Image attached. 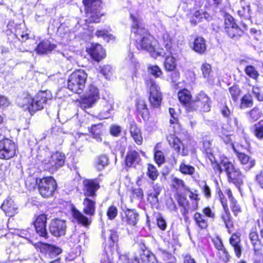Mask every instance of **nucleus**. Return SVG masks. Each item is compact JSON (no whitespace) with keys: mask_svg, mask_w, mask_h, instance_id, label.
Segmentation results:
<instances>
[{"mask_svg":"<svg viewBox=\"0 0 263 263\" xmlns=\"http://www.w3.org/2000/svg\"><path fill=\"white\" fill-rule=\"evenodd\" d=\"M122 221L130 226H136L139 220V214L135 210L127 209L121 213Z\"/></svg>","mask_w":263,"mask_h":263,"instance_id":"2eb2a0df","label":"nucleus"},{"mask_svg":"<svg viewBox=\"0 0 263 263\" xmlns=\"http://www.w3.org/2000/svg\"><path fill=\"white\" fill-rule=\"evenodd\" d=\"M56 188V181L53 177H46L39 179L38 190L43 197L51 196Z\"/></svg>","mask_w":263,"mask_h":263,"instance_id":"1a4fd4ad","label":"nucleus"},{"mask_svg":"<svg viewBox=\"0 0 263 263\" xmlns=\"http://www.w3.org/2000/svg\"><path fill=\"white\" fill-rule=\"evenodd\" d=\"M52 99V95L50 90L41 91L33 98L27 93H23L18 97L16 101L17 104L28 110L33 115L37 110L43 108L44 105Z\"/></svg>","mask_w":263,"mask_h":263,"instance_id":"f03ea898","label":"nucleus"},{"mask_svg":"<svg viewBox=\"0 0 263 263\" xmlns=\"http://www.w3.org/2000/svg\"><path fill=\"white\" fill-rule=\"evenodd\" d=\"M35 246L40 249L41 252H44L47 257H55L61 253V249L47 243L39 242Z\"/></svg>","mask_w":263,"mask_h":263,"instance_id":"6ab92c4d","label":"nucleus"},{"mask_svg":"<svg viewBox=\"0 0 263 263\" xmlns=\"http://www.w3.org/2000/svg\"><path fill=\"white\" fill-rule=\"evenodd\" d=\"M142 263H156L155 256L148 250H143L141 254Z\"/></svg>","mask_w":263,"mask_h":263,"instance_id":"ea45409f","label":"nucleus"},{"mask_svg":"<svg viewBox=\"0 0 263 263\" xmlns=\"http://www.w3.org/2000/svg\"><path fill=\"white\" fill-rule=\"evenodd\" d=\"M155 160L159 165L163 163L165 161V157L163 153L160 151H156L155 153Z\"/></svg>","mask_w":263,"mask_h":263,"instance_id":"680f3d73","label":"nucleus"},{"mask_svg":"<svg viewBox=\"0 0 263 263\" xmlns=\"http://www.w3.org/2000/svg\"><path fill=\"white\" fill-rule=\"evenodd\" d=\"M230 93L234 101H236L240 95V89L237 86H233L229 88Z\"/></svg>","mask_w":263,"mask_h":263,"instance_id":"052dcab7","label":"nucleus"},{"mask_svg":"<svg viewBox=\"0 0 263 263\" xmlns=\"http://www.w3.org/2000/svg\"><path fill=\"white\" fill-rule=\"evenodd\" d=\"M202 212L203 215L206 217L214 219L215 217L214 211L209 206L203 208L202 210Z\"/></svg>","mask_w":263,"mask_h":263,"instance_id":"0e129e2a","label":"nucleus"},{"mask_svg":"<svg viewBox=\"0 0 263 263\" xmlns=\"http://www.w3.org/2000/svg\"><path fill=\"white\" fill-rule=\"evenodd\" d=\"M2 209L6 216L12 217L17 213V206L10 198L6 199L2 205Z\"/></svg>","mask_w":263,"mask_h":263,"instance_id":"b1692460","label":"nucleus"},{"mask_svg":"<svg viewBox=\"0 0 263 263\" xmlns=\"http://www.w3.org/2000/svg\"><path fill=\"white\" fill-rule=\"evenodd\" d=\"M146 87L148 88L149 101L151 105L155 108L159 107L162 101V93L159 86L152 78L145 80Z\"/></svg>","mask_w":263,"mask_h":263,"instance_id":"6e6552de","label":"nucleus"},{"mask_svg":"<svg viewBox=\"0 0 263 263\" xmlns=\"http://www.w3.org/2000/svg\"><path fill=\"white\" fill-rule=\"evenodd\" d=\"M201 70L203 77L208 80L210 78L212 72L211 65L206 63L202 64L201 66Z\"/></svg>","mask_w":263,"mask_h":263,"instance_id":"de8ad7c7","label":"nucleus"},{"mask_svg":"<svg viewBox=\"0 0 263 263\" xmlns=\"http://www.w3.org/2000/svg\"><path fill=\"white\" fill-rule=\"evenodd\" d=\"M198 195L191 191L184 185L182 180V207L185 210L184 213L194 211L197 208Z\"/></svg>","mask_w":263,"mask_h":263,"instance_id":"0eeeda50","label":"nucleus"},{"mask_svg":"<svg viewBox=\"0 0 263 263\" xmlns=\"http://www.w3.org/2000/svg\"><path fill=\"white\" fill-rule=\"evenodd\" d=\"M88 53L91 58L96 61H100L105 57V52L102 46L99 44L92 43L87 48Z\"/></svg>","mask_w":263,"mask_h":263,"instance_id":"aec40b11","label":"nucleus"},{"mask_svg":"<svg viewBox=\"0 0 263 263\" xmlns=\"http://www.w3.org/2000/svg\"><path fill=\"white\" fill-rule=\"evenodd\" d=\"M258 237V235L255 232H252L250 234L249 238L251 241L252 245L253 246V250L255 254L259 251L261 248L260 242L259 241Z\"/></svg>","mask_w":263,"mask_h":263,"instance_id":"79ce46f5","label":"nucleus"},{"mask_svg":"<svg viewBox=\"0 0 263 263\" xmlns=\"http://www.w3.org/2000/svg\"><path fill=\"white\" fill-rule=\"evenodd\" d=\"M66 230L65 221L59 219L53 220L49 226L50 232L55 237L64 235Z\"/></svg>","mask_w":263,"mask_h":263,"instance_id":"f3484780","label":"nucleus"},{"mask_svg":"<svg viewBox=\"0 0 263 263\" xmlns=\"http://www.w3.org/2000/svg\"><path fill=\"white\" fill-rule=\"evenodd\" d=\"M182 106L187 112H191L200 108L203 111L208 112L211 107V101L209 96L204 92L200 91L195 100L192 99L189 90L182 89Z\"/></svg>","mask_w":263,"mask_h":263,"instance_id":"7ed1b4c3","label":"nucleus"},{"mask_svg":"<svg viewBox=\"0 0 263 263\" xmlns=\"http://www.w3.org/2000/svg\"><path fill=\"white\" fill-rule=\"evenodd\" d=\"M147 70L148 72L155 78L159 77L162 73L160 68L157 65H149Z\"/></svg>","mask_w":263,"mask_h":263,"instance_id":"3c124183","label":"nucleus"},{"mask_svg":"<svg viewBox=\"0 0 263 263\" xmlns=\"http://www.w3.org/2000/svg\"><path fill=\"white\" fill-rule=\"evenodd\" d=\"M99 98L98 88L95 85L90 84L88 86L82 100V106L84 107H90L98 101Z\"/></svg>","mask_w":263,"mask_h":263,"instance_id":"f8f14e48","label":"nucleus"},{"mask_svg":"<svg viewBox=\"0 0 263 263\" xmlns=\"http://www.w3.org/2000/svg\"><path fill=\"white\" fill-rule=\"evenodd\" d=\"M221 218L224 222L226 228L228 229V232L231 233V229L233 226V223L231 220V216L228 209L224 210L223 212L221 215Z\"/></svg>","mask_w":263,"mask_h":263,"instance_id":"e433bc0d","label":"nucleus"},{"mask_svg":"<svg viewBox=\"0 0 263 263\" xmlns=\"http://www.w3.org/2000/svg\"><path fill=\"white\" fill-rule=\"evenodd\" d=\"M187 15L190 17L191 22L195 24L203 20L210 21L211 18L209 14L202 9L197 10L194 8L190 10Z\"/></svg>","mask_w":263,"mask_h":263,"instance_id":"a211bd4d","label":"nucleus"},{"mask_svg":"<svg viewBox=\"0 0 263 263\" xmlns=\"http://www.w3.org/2000/svg\"><path fill=\"white\" fill-rule=\"evenodd\" d=\"M240 8L237 11V14L241 20L242 29L247 30L248 25L251 23L252 12L249 3L244 0L240 1Z\"/></svg>","mask_w":263,"mask_h":263,"instance_id":"9b49d317","label":"nucleus"},{"mask_svg":"<svg viewBox=\"0 0 263 263\" xmlns=\"http://www.w3.org/2000/svg\"><path fill=\"white\" fill-rule=\"evenodd\" d=\"M253 105L252 97L250 94L245 95L241 99L240 107L242 109L250 107Z\"/></svg>","mask_w":263,"mask_h":263,"instance_id":"a18cd8bd","label":"nucleus"},{"mask_svg":"<svg viewBox=\"0 0 263 263\" xmlns=\"http://www.w3.org/2000/svg\"><path fill=\"white\" fill-rule=\"evenodd\" d=\"M47 219L46 215L41 214L37 216L34 222V226L36 233L40 236L46 239L48 238V233L46 228Z\"/></svg>","mask_w":263,"mask_h":263,"instance_id":"dca6fc26","label":"nucleus"},{"mask_svg":"<svg viewBox=\"0 0 263 263\" xmlns=\"http://www.w3.org/2000/svg\"><path fill=\"white\" fill-rule=\"evenodd\" d=\"M245 72L248 76L254 80H257L259 76L258 71L254 66L251 65L247 66L246 67Z\"/></svg>","mask_w":263,"mask_h":263,"instance_id":"09e8293b","label":"nucleus"},{"mask_svg":"<svg viewBox=\"0 0 263 263\" xmlns=\"http://www.w3.org/2000/svg\"><path fill=\"white\" fill-rule=\"evenodd\" d=\"M194 172L195 168L193 166L182 163V174L192 175Z\"/></svg>","mask_w":263,"mask_h":263,"instance_id":"bf43d9fd","label":"nucleus"},{"mask_svg":"<svg viewBox=\"0 0 263 263\" xmlns=\"http://www.w3.org/2000/svg\"><path fill=\"white\" fill-rule=\"evenodd\" d=\"M140 160L139 153L135 150L128 152L126 157L125 162L127 166H132L135 163H138Z\"/></svg>","mask_w":263,"mask_h":263,"instance_id":"7c9ffc66","label":"nucleus"},{"mask_svg":"<svg viewBox=\"0 0 263 263\" xmlns=\"http://www.w3.org/2000/svg\"><path fill=\"white\" fill-rule=\"evenodd\" d=\"M31 231H32L31 229L22 230L20 231L18 235L21 237L29 240L31 237Z\"/></svg>","mask_w":263,"mask_h":263,"instance_id":"774afa93","label":"nucleus"},{"mask_svg":"<svg viewBox=\"0 0 263 263\" xmlns=\"http://www.w3.org/2000/svg\"><path fill=\"white\" fill-rule=\"evenodd\" d=\"M114 104V99L112 97H104L101 102L102 109L101 112L102 116L107 118L109 117L110 111L113 109Z\"/></svg>","mask_w":263,"mask_h":263,"instance_id":"4be33fe9","label":"nucleus"},{"mask_svg":"<svg viewBox=\"0 0 263 263\" xmlns=\"http://www.w3.org/2000/svg\"><path fill=\"white\" fill-rule=\"evenodd\" d=\"M100 72L106 79H110L112 73V68L110 65H105L101 68Z\"/></svg>","mask_w":263,"mask_h":263,"instance_id":"4d7b16f0","label":"nucleus"},{"mask_svg":"<svg viewBox=\"0 0 263 263\" xmlns=\"http://www.w3.org/2000/svg\"><path fill=\"white\" fill-rule=\"evenodd\" d=\"M83 191L86 197L96 198V191L99 189V183L95 180L86 179L83 181Z\"/></svg>","mask_w":263,"mask_h":263,"instance_id":"4468645a","label":"nucleus"},{"mask_svg":"<svg viewBox=\"0 0 263 263\" xmlns=\"http://www.w3.org/2000/svg\"><path fill=\"white\" fill-rule=\"evenodd\" d=\"M160 194L159 190H155L154 193H151L149 195L148 200L153 205H156L158 203V196Z\"/></svg>","mask_w":263,"mask_h":263,"instance_id":"5fc2aeb1","label":"nucleus"},{"mask_svg":"<svg viewBox=\"0 0 263 263\" xmlns=\"http://www.w3.org/2000/svg\"><path fill=\"white\" fill-rule=\"evenodd\" d=\"M251 120L254 122L257 121L262 115L260 110L256 107L254 108L249 112Z\"/></svg>","mask_w":263,"mask_h":263,"instance_id":"603ef678","label":"nucleus"},{"mask_svg":"<svg viewBox=\"0 0 263 263\" xmlns=\"http://www.w3.org/2000/svg\"><path fill=\"white\" fill-rule=\"evenodd\" d=\"M237 157L246 171H249L255 165V159L250 157L245 153L237 152Z\"/></svg>","mask_w":263,"mask_h":263,"instance_id":"393cba45","label":"nucleus"},{"mask_svg":"<svg viewBox=\"0 0 263 263\" xmlns=\"http://www.w3.org/2000/svg\"><path fill=\"white\" fill-rule=\"evenodd\" d=\"M240 235L239 233H234L232 234L229 239L230 243L233 248L236 256L238 258L241 257L242 253Z\"/></svg>","mask_w":263,"mask_h":263,"instance_id":"412c9836","label":"nucleus"},{"mask_svg":"<svg viewBox=\"0 0 263 263\" xmlns=\"http://www.w3.org/2000/svg\"><path fill=\"white\" fill-rule=\"evenodd\" d=\"M180 73L178 71H174L172 74V86L177 89L179 88L180 82Z\"/></svg>","mask_w":263,"mask_h":263,"instance_id":"6e6d98bb","label":"nucleus"},{"mask_svg":"<svg viewBox=\"0 0 263 263\" xmlns=\"http://www.w3.org/2000/svg\"><path fill=\"white\" fill-rule=\"evenodd\" d=\"M55 47V45L51 44L49 41H43L35 48V50L39 54H46L51 51Z\"/></svg>","mask_w":263,"mask_h":263,"instance_id":"c756f323","label":"nucleus"},{"mask_svg":"<svg viewBox=\"0 0 263 263\" xmlns=\"http://www.w3.org/2000/svg\"><path fill=\"white\" fill-rule=\"evenodd\" d=\"M221 112L223 117L229 118L228 122L232 129H238L239 128L237 119L234 117H231V111L227 106H224L222 107Z\"/></svg>","mask_w":263,"mask_h":263,"instance_id":"cd10ccee","label":"nucleus"},{"mask_svg":"<svg viewBox=\"0 0 263 263\" xmlns=\"http://www.w3.org/2000/svg\"><path fill=\"white\" fill-rule=\"evenodd\" d=\"M194 219L196 224L200 229H204L208 227L207 219L202 214L196 212L194 214Z\"/></svg>","mask_w":263,"mask_h":263,"instance_id":"72a5a7b5","label":"nucleus"},{"mask_svg":"<svg viewBox=\"0 0 263 263\" xmlns=\"http://www.w3.org/2000/svg\"><path fill=\"white\" fill-rule=\"evenodd\" d=\"M224 30L231 38L240 36L243 31L235 23L234 18L230 15H227L225 17Z\"/></svg>","mask_w":263,"mask_h":263,"instance_id":"ddd939ff","label":"nucleus"},{"mask_svg":"<svg viewBox=\"0 0 263 263\" xmlns=\"http://www.w3.org/2000/svg\"><path fill=\"white\" fill-rule=\"evenodd\" d=\"M192 48L196 52L200 54H203L206 49L205 40L200 36L196 37L194 41Z\"/></svg>","mask_w":263,"mask_h":263,"instance_id":"c85d7f7f","label":"nucleus"},{"mask_svg":"<svg viewBox=\"0 0 263 263\" xmlns=\"http://www.w3.org/2000/svg\"><path fill=\"white\" fill-rule=\"evenodd\" d=\"M130 18L132 21L131 32L135 36L137 48L147 51L154 58L161 55V51H156L157 41L148 33L141 19L133 14H130Z\"/></svg>","mask_w":263,"mask_h":263,"instance_id":"f257e3e1","label":"nucleus"},{"mask_svg":"<svg viewBox=\"0 0 263 263\" xmlns=\"http://www.w3.org/2000/svg\"><path fill=\"white\" fill-rule=\"evenodd\" d=\"M163 38V45L168 53L170 54V55L175 54L174 52V50L172 48V42L169 35L168 34H164Z\"/></svg>","mask_w":263,"mask_h":263,"instance_id":"c03bdc74","label":"nucleus"},{"mask_svg":"<svg viewBox=\"0 0 263 263\" xmlns=\"http://www.w3.org/2000/svg\"><path fill=\"white\" fill-rule=\"evenodd\" d=\"M52 155H57L58 156L59 159H57V160H54V161L56 163L57 166H58L60 167L62 166L65 162V156L63 154L59 153V152H56L54 154H53Z\"/></svg>","mask_w":263,"mask_h":263,"instance_id":"e2e57ef3","label":"nucleus"},{"mask_svg":"<svg viewBox=\"0 0 263 263\" xmlns=\"http://www.w3.org/2000/svg\"><path fill=\"white\" fill-rule=\"evenodd\" d=\"M216 170L220 173L222 171L226 172L229 182L233 183L237 187H240L243 184L245 176L228 159L222 160L220 164L217 165Z\"/></svg>","mask_w":263,"mask_h":263,"instance_id":"20e7f679","label":"nucleus"},{"mask_svg":"<svg viewBox=\"0 0 263 263\" xmlns=\"http://www.w3.org/2000/svg\"><path fill=\"white\" fill-rule=\"evenodd\" d=\"M87 78V74L84 70L79 69L74 71L68 79V88L75 93H81L85 87Z\"/></svg>","mask_w":263,"mask_h":263,"instance_id":"39448f33","label":"nucleus"},{"mask_svg":"<svg viewBox=\"0 0 263 263\" xmlns=\"http://www.w3.org/2000/svg\"><path fill=\"white\" fill-rule=\"evenodd\" d=\"M254 135L259 140L263 139V121H260L255 125Z\"/></svg>","mask_w":263,"mask_h":263,"instance_id":"49530a36","label":"nucleus"},{"mask_svg":"<svg viewBox=\"0 0 263 263\" xmlns=\"http://www.w3.org/2000/svg\"><path fill=\"white\" fill-rule=\"evenodd\" d=\"M16 146L15 143L8 138L0 140V159L8 160L16 154Z\"/></svg>","mask_w":263,"mask_h":263,"instance_id":"9d476101","label":"nucleus"},{"mask_svg":"<svg viewBox=\"0 0 263 263\" xmlns=\"http://www.w3.org/2000/svg\"><path fill=\"white\" fill-rule=\"evenodd\" d=\"M143 191L140 188L133 189L132 190V194L130 196L132 200H141L143 198Z\"/></svg>","mask_w":263,"mask_h":263,"instance_id":"864d4df0","label":"nucleus"},{"mask_svg":"<svg viewBox=\"0 0 263 263\" xmlns=\"http://www.w3.org/2000/svg\"><path fill=\"white\" fill-rule=\"evenodd\" d=\"M130 133L134 141L138 144L141 145L143 142V138L141 129L138 128L135 122H132L129 127Z\"/></svg>","mask_w":263,"mask_h":263,"instance_id":"bb28decb","label":"nucleus"},{"mask_svg":"<svg viewBox=\"0 0 263 263\" xmlns=\"http://www.w3.org/2000/svg\"><path fill=\"white\" fill-rule=\"evenodd\" d=\"M118 213L117 208L114 206L111 205L109 206L107 211V216L110 220H113L117 216Z\"/></svg>","mask_w":263,"mask_h":263,"instance_id":"13d9d810","label":"nucleus"},{"mask_svg":"<svg viewBox=\"0 0 263 263\" xmlns=\"http://www.w3.org/2000/svg\"><path fill=\"white\" fill-rule=\"evenodd\" d=\"M108 164V158L105 155H102L97 159L95 167L98 171L103 170Z\"/></svg>","mask_w":263,"mask_h":263,"instance_id":"a19ab883","label":"nucleus"},{"mask_svg":"<svg viewBox=\"0 0 263 263\" xmlns=\"http://www.w3.org/2000/svg\"><path fill=\"white\" fill-rule=\"evenodd\" d=\"M59 158L57 155H51L50 157L45 158L42 161L43 167L49 172L53 173L59 168L58 166H57L56 163L54 161L55 159H59Z\"/></svg>","mask_w":263,"mask_h":263,"instance_id":"5701e85b","label":"nucleus"},{"mask_svg":"<svg viewBox=\"0 0 263 263\" xmlns=\"http://www.w3.org/2000/svg\"><path fill=\"white\" fill-rule=\"evenodd\" d=\"M180 186V180L176 177H173L172 182V189L176 194V198L179 206H181V194L179 191Z\"/></svg>","mask_w":263,"mask_h":263,"instance_id":"f704fd0d","label":"nucleus"},{"mask_svg":"<svg viewBox=\"0 0 263 263\" xmlns=\"http://www.w3.org/2000/svg\"><path fill=\"white\" fill-rule=\"evenodd\" d=\"M167 140L172 147L177 153H179L181 144V141L179 138L176 134H171L167 137Z\"/></svg>","mask_w":263,"mask_h":263,"instance_id":"4c0bfd02","label":"nucleus"},{"mask_svg":"<svg viewBox=\"0 0 263 263\" xmlns=\"http://www.w3.org/2000/svg\"><path fill=\"white\" fill-rule=\"evenodd\" d=\"M83 3L85 6L88 23H98L102 14L100 10L101 8V0H83Z\"/></svg>","mask_w":263,"mask_h":263,"instance_id":"423d86ee","label":"nucleus"},{"mask_svg":"<svg viewBox=\"0 0 263 263\" xmlns=\"http://www.w3.org/2000/svg\"><path fill=\"white\" fill-rule=\"evenodd\" d=\"M83 211L85 214L89 216H92L95 215L96 211V201L95 198L90 199L88 197H85L83 202Z\"/></svg>","mask_w":263,"mask_h":263,"instance_id":"a878e982","label":"nucleus"},{"mask_svg":"<svg viewBox=\"0 0 263 263\" xmlns=\"http://www.w3.org/2000/svg\"><path fill=\"white\" fill-rule=\"evenodd\" d=\"M147 175L153 180H155L157 178L158 173L156 168L153 165L148 164Z\"/></svg>","mask_w":263,"mask_h":263,"instance_id":"8fccbe9b","label":"nucleus"},{"mask_svg":"<svg viewBox=\"0 0 263 263\" xmlns=\"http://www.w3.org/2000/svg\"><path fill=\"white\" fill-rule=\"evenodd\" d=\"M162 49L160 51L162 52L161 55L165 56L166 59L164 62V66L166 70L172 71L176 67L175 60L173 56H170V54H167L163 51Z\"/></svg>","mask_w":263,"mask_h":263,"instance_id":"473e14b6","label":"nucleus"},{"mask_svg":"<svg viewBox=\"0 0 263 263\" xmlns=\"http://www.w3.org/2000/svg\"><path fill=\"white\" fill-rule=\"evenodd\" d=\"M252 92L254 95V97L259 101H263V95L261 92L260 90L258 87H253Z\"/></svg>","mask_w":263,"mask_h":263,"instance_id":"338daca9","label":"nucleus"},{"mask_svg":"<svg viewBox=\"0 0 263 263\" xmlns=\"http://www.w3.org/2000/svg\"><path fill=\"white\" fill-rule=\"evenodd\" d=\"M104 131V128L102 124H95L91 126L90 132L93 136V138L96 139L98 142L102 141L101 137Z\"/></svg>","mask_w":263,"mask_h":263,"instance_id":"2f4dec72","label":"nucleus"},{"mask_svg":"<svg viewBox=\"0 0 263 263\" xmlns=\"http://www.w3.org/2000/svg\"><path fill=\"white\" fill-rule=\"evenodd\" d=\"M102 236L105 240L108 238L110 245L114 244L118 240L117 233L112 230L103 231Z\"/></svg>","mask_w":263,"mask_h":263,"instance_id":"58836bf2","label":"nucleus"},{"mask_svg":"<svg viewBox=\"0 0 263 263\" xmlns=\"http://www.w3.org/2000/svg\"><path fill=\"white\" fill-rule=\"evenodd\" d=\"M39 179L36 178L32 176H29L25 180L26 186L29 190H33L36 186H38Z\"/></svg>","mask_w":263,"mask_h":263,"instance_id":"37998d69","label":"nucleus"},{"mask_svg":"<svg viewBox=\"0 0 263 263\" xmlns=\"http://www.w3.org/2000/svg\"><path fill=\"white\" fill-rule=\"evenodd\" d=\"M72 214L73 218L79 223L84 226L89 224L88 218L76 209H73Z\"/></svg>","mask_w":263,"mask_h":263,"instance_id":"c9c22d12","label":"nucleus"},{"mask_svg":"<svg viewBox=\"0 0 263 263\" xmlns=\"http://www.w3.org/2000/svg\"><path fill=\"white\" fill-rule=\"evenodd\" d=\"M231 208L235 216L241 212L239 205L235 200L231 201Z\"/></svg>","mask_w":263,"mask_h":263,"instance_id":"69168bd1","label":"nucleus"}]
</instances>
